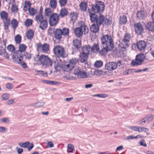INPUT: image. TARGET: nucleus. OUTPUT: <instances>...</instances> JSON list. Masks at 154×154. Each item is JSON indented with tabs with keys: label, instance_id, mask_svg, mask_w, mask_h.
I'll return each mask as SVG.
<instances>
[{
	"label": "nucleus",
	"instance_id": "1",
	"mask_svg": "<svg viewBox=\"0 0 154 154\" xmlns=\"http://www.w3.org/2000/svg\"><path fill=\"white\" fill-rule=\"evenodd\" d=\"M102 49L101 51L98 44H94L91 47V50L93 52H99L100 54L104 55L108 51L112 50L114 47L113 39L111 36L108 35H103L101 39Z\"/></svg>",
	"mask_w": 154,
	"mask_h": 154
},
{
	"label": "nucleus",
	"instance_id": "2",
	"mask_svg": "<svg viewBox=\"0 0 154 154\" xmlns=\"http://www.w3.org/2000/svg\"><path fill=\"white\" fill-rule=\"evenodd\" d=\"M34 60L45 68L49 67L52 66V61L47 55H36L34 58Z\"/></svg>",
	"mask_w": 154,
	"mask_h": 154
},
{
	"label": "nucleus",
	"instance_id": "3",
	"mask_svg": "<svg viewBox=\"0 0 154 154\" xmlns=\"http://www.w3.org/2000/svg\"><path fill=\"white\" fill-rule=\"evenodd\" d=\"M80 26L79 27L75 28L74 30L75 35L79 38L81 37L83 34L85 35L88 32V27L84 23H82Z\"/></svg>",
	"mask_w": 154,
	"mask_h": 154
},
{
	"label": "nucleus",
	"instance_id": "4",
	"mask_svg": "<svg viewBox=\"0 0 154 154\" xmlns=\"http://www.w3.org/2000/svg\"><path fill=\"white\" fill-rule=\"evenodd\" d=\"M104 9V3L101 1H98L94 4H92L91 8L90 9V10L94 13H100L103 11Z\"/></svg>",
	"mask_w": 154,
	"mask_h": 154
},
{
	"label": "nucleus",
	"instance_id": "5",
	"mask_svg": "<svg viewBox=\"0 0 154 154\" xmlns=\"http://www.w3.org/2000/svg\"><path fill=\"white\" fill-rule=\"evenodd\" d=\"M8 14L5 11H2L0 12V16L3 21L4 27L5 32L9 31L8 28L10 25V20L8 18Z\"/></svg>",
	"mask_w": 154,
	"mask_h": 154
},
{
	"label": "nucleus",
	"instance_id": "6",
	"mask_svg": "<svg viewBox=\"0 0 154 154\" xmlns=\"http://www.w3.org/2000/svg\"><path fill=\"white\" fill-rule=\"evenodd\" d=\"M53 52L55 55L60 57H66L68 54L65 51L64 48L60 45L55 46L53 49Z\"/></svg>",
	"mask_w": 154,
	"mask_h": 154
},
{
	"label": "nucleus",
	"instance_id": "7",
	"mask_svg": "<svg viewBox=\"0 0 154 154\" xmlns=\"http://www.w3.org/2000/svg\"><path fill=\"white\" fill-rule=\"evenodd\" d=\"M73 73L79 78H89L91 77L89 74H88L81 67H78L75 68L73 70Z\"/></svg>",
	"mask_w": 154,
	"mask_h": 154
},
{
	"label": "nucleus",
	"instance_id": "8",
	"mask_svg": "<svg viewBox=\"0 0 154 154\" xmlns=\"http://www.w3.org/2000/svg\"><path fill=\"white\" fill-rule=\"evenodd\" d=\"M59 15L56 13L52 14L50 17L49 22L50 25L54 26L58 23L59 20Z\"/></svg>",
	"mask_w": 154,
	"mask_h": 154
},
{
	"label": "nucleus",
	"instance_id": "9",
	"mask_svg": "<svg viewBox=\"0 0 154 154\" xmlns=\"http://www.w3.org/2000/svg\"><path fill=\"white\" fill-rule=\"evenodd\" d=\"M77 62V60L75 58H73L70 60L69 63L64 66L63 70L66 72L71 70L74 67Z\"/></svg>",
	"mask_w": 154,
	"mask_h": 154
},
{
	"label": "nucleus",
	"instance_id": "10",
	"mask_svg": "<svg viewBox=\"0 0 154 154\" xmlns=\"http://www.w3.org/2000/svg\"><path fill=\"white\" fill-rule=\"evenodd\" d=\"M144 55L139 54L137 56L135 60L132 61L131 65L133 66H137L141 65L143 61Z\"/></svg>",
	"mask_w": 154,
	"mask_h": 154
},
{
	"label": "nucleus",
	"instance_id": "11",
	"mask_svg": "<svg viewBox=\"0 0 154 154\" xmlns=\"http://www.w3.org/2000/svg\"><path fill=\"white\" fill-rule=\"evenodd\" d=\"M36 46L37 48V51H42L44 53H47L49 50V45L45 43L42 45L40 43H38L36 44Z\"/></svg>",
	"mask_w": 154,
	"mask_h": 154
},
{
	"label": "nucleus",
	"instance_id": "12",
	"mask_svg": "<svg viewBox=\"0 0 154 154\" xmlns=\"http://www.w3.org/2000/svg\"><path fill=\"white\" fill-rule=\"evenodd\" d=\"M130 35L128 33L125 34L122 40V48H125L129 46L128 43L130 40Z\"/></svg>",
	"mask_w": 154,
	"mask_h": 154
},
{
	"label": "nucleus",
	"instance_id": "13",
	"mask_svg": "<svg viewBox=\"0 0 154 154\" xmlns=\"http://www.w3.org/2000/svg\"><path fill=\"white\" fill-rule=\"evenodd\" d=\"M12 59L14 63L19 64L23 60V56L20 54L15 53L13 55Z\"/></svg>",
	"mask_w": 154,
	"mask_h": 154
},
{
	"label": "nucleus",
	"instance_id": "14",
	"mask_svg": "<svg viewBox=\"0 0 154 154\" xmlns=\"http://www.w3.org/2000/svg\"><path fill=\"white\" fill-rule=\"evenodd\" d=\"M134 27L135 31L137 34L140 35L143 33V27L140 23H137L134 24Z\"/></svg>",
	"mask_w": 154,
	"mask_h": 154
},
{
	"label": "nucleus",
	"instance_id": "15",
	"mask_svg": "<svg viewBox=\"0 0 154 154\" xmlns=\"http://www.w3.org/2000/svg\"><path fill=\"white\" fill-rule=\"evenodd\" d=\"M117 68L116 63L115 62H112L107 63L105 66V68L107 70L111 71L114 70Z\"/></svg>",
	"mask_w": 154,
	"mask_h": 154
},
{
	"label": "nucleus",
	"instance_id": "16",
	"mask_svg": "<svg viewBox=\"0 0 154 154\" xmlns=\"http://www.w3.org/2000/svg\"><path fill=\"white\" fill-rule=\"evenodd\" d=\"M88 53L82 51V53L80 55L81 62L85 63L86 62L88 58Z\"/></svg>",
	"mask_w": 154,
	"mask_h": 154
},
{
	"label": "nucleus",
	"instance_id": "17",
	"mask_svg": "<svg viewBox=\"0 0 154 154\" xmlns=\"http://www.w3.org/2000/svg\"><path fill=\"white\" fill-rule=\"evenodd\" d=\"M147 16L146 12L144 11H138L137 13V18L139 19H143Z\"/></svg>",
	"mask_w": 154,
	"mask_h": 154
},
{
	"label": "nucleus",
	"instance_id": "18",
	"mask_svg": "<svg viewBox=\"0 0 154 154\" xmlns=\"http://www.w3.org/2000/svg\"><path fill=\"white\" fill-rule=\"evenodd\" d=\"M137 46L140 51H144L146 46V43L143 41H140L137 43Z\"/></svg>",
	"mask_w": 154,
	"mask_h": 154
},
{
	"label": "nucleus",
	"instance_id": "19",
	"mask_svg": "<svg viewBox=\"0 0 154 154\" xmlns=\"http://www.w3.org/2000/svg\"><path fill=\"white\" fill-rule=\"evenodd\" d=\"M88 12L91 21L92 22H95L98 17L97 15L95 13H93L89 9H88Z\"/></svg>",
	"mask_w": 154,
	"mask_h": 154
},
{
	"label": "nucleus",
	"instance_id": "20",
	"mask_svg": "<svg viewBox=\"0 0 154 154\" xmlns=\"http://www.w3.org/2000/svg\"><path fill=\"white\" fill-rule=\"evenodd\" d=\"M62 35H63V34H62L61 29H55L54 32V35L55 38L56 39L58 40L61 39Z\"/></svg>",
	"mask_w": 154,
	"mask_h": 154
},
{
	"label": "nucleus",
	"instance_id": "21",
	"mask_svg": "<svg viewBox=\"0 0 154 154\" xmlns=\"http://www.w3.org/2000/svg\"><path fill=\"white\" fill-rule=\"evenodd\" d=\"M40 23L39 27L42 30L45 29L47 28L48 24L47 20L44 19L40 22Z\"/></svg>",
	"mask_w": 154,
	"mask_h": 154
},
{
	"label": "nucleus",
	"instance_id": "22",
	"mask_svg": "<svg viewBox=\"0 0 154 154\" xmlns=\"http://www.w3.org/2000/svg\"><path fill=\"white\" fill-rule=\"evenodd\" d=\"M34 35V32L31 29H29L27 31L26 36L28 39L31 40L33 38Z\"/></svg>",
	"mask_w": 154,
	"mask_h": 154
},
{
	"label": "nucleus",
	"instance_id": "23",
	"mask_svg": "<svg viewBox=\"0 0 154 154\" xmlns=\"http://www.w3.org/2000/svg\"><path fill=\"white\" fill-rule=\"evenodd\" d=\"M104 20V16L103 15H100L99 17H98L95 23L96 24L100 26L103 23Z\"/></svg>",
	"mask_w": 154,
	"mask_h": 154
},
{
	"label": "nucleus",
	"instance_id": "24",
	"mask_svg": "<svg viewBox=\"0 0 154 154\" xmlns=\"http://www.w3.org/2000/svg\"><path fill=\"white\" fill-rule=\"evenodd\" d=\"M146 27L149 31H154V23L152 21L148 22L146 25Z\"/></svg>",
	"mask_w": 154,
	"mask_h": 154
},
{
	"label": "nucleus",
	"instance_id": "25",
	"mask_svg": "<svg viewBox=\"0 0 154 154\" xmlns=\"http://www.w3.org/2000/svg\"><path fill=\"white\" fill-rule=\"evenodd\" d=\"M99 26L96 24H93L90 26L91 31L94 33L98 32L99 29Z\"/></svg>",
	"mask_w": 154,
	"mask_h": 154
},
{
	"label": "nucleus",
	"instance_id": "26",
	"mask_svg": "<svg viewBox=\"0 0 154 154\" xmlns=\"http://www.w3.org/2000/svg\"><path fill=\"white\" fill-rule=\"evenodd\" d=\"M127 21V18L126 16L123 15L120 17L119 23L121 25L125 24Z\"/></svg>",
	"mask_w": 154,
	"mask_h": 154
},
{
	"label": "nucleus",
	"instance_id": "27",
	"mask_svg": "<svg viewBox=\"0 0 154 154\" xmlns=\"http://www.w3.org/2000/svg\"><path fill=\"white\" fill-rule=\"evenodd\" d=\"M67 151L68 153H75V150L74 146L71 144H68L67 146Z\"/></svg>",
	"mask_w": 154,
	"mask_h": 154
},
{
	"label": "nucleus",
	"instance_id": "28",
	"mask_svg": "<svg viewBox=\"0 0 154 154\" xmlns=\"http://www.w3.org/2000/svg\"><path fill=\"white\" fill-rule=\"evenodd\" d=\"M112 22V18L108 16L107 17H104L103 24H105L106 25H109L111 24Z\"/></svg>",
	"mask_w": 154,
	"mask_h": 154
},
{
	"label": "nucleus",
	"instance_id": "29",
	"mask_svg": "<svg viewBox=\"0 0 154 154\" xmlns=\"http://www.w3.org/2000/svg\"><path fill=\"white\" fill-rule=\"evenodd\" d=\"M69 17L71 20L73 22H75L77 19V14L74 12H72L70 14Z\"/></svg>",
	"mask_w": 154,
	"mask_h": 154
},
{
	"label": "nucleus",
	"instance_id": "30",
	"mask_svg": "<svg viewBox=\"0 0 154 154\" xmlns=\"http://www.w3.org/2000/svg\"><path fill=\"white\" fill-rule=\"evenodd\" d=\"M68 13V12L66 8L61 9L59 14V16L61 17H63L66 16Z\"/></svg>",
	"mask_w": 154,
	"mask_h": 154
},
{
	"label": "nucleus",
	"instance_id": "31",
	"mask_svg": "<svg viewBox=\"0 0 154 154\" xmlns=\"http://www.w3.org/2000/svg\"><path fill=\"white\" fill-rule=\"evenodd\" d=\"M31 4L29 1H25L24 2V5L23 7V10L24 11H28L30 8Z\"/></svg>",
	"mask_w": 154,
	"mask_h": 154
},
{
	"label": "nucleus",
	"instance_id": "32",
	"mask_svg": "<svg viewBox=\"0 0 154 154\" xmlns=\"http://www.w3.org/2000/svg\"><path fill=\"white\" fill-rule=\"evenodd\" d=\"M73 45L77 49L81 47V42L78 39H75L73 41Z\"/></svg>",
	"mask_w": 154,
	"mask_h": 154
},
{
	"label": "nucleus",
	"instance_id": "33",
	"mask_svg": "<svg viewBox=\"0 0 154 154\" xmlns=\"http://www.w3.org/2000/svg\"><path fill=\"white\" fill-rule=\"evenodd\" d=\"M11 23L12 28L15 29L18 26V22L16 19H13L11 20Z\"/></svg>",
	"mask_w": 154,
	"mask_h": 154
},
{
	"label": "nucleus",
	"instance_id": "34",
	"mask_svg": "<svg viewBox=\"0 0 154 154\" xmlns=\"http://www.w3.org/2000/svg\"><path fill=\"white\" fill-rule=\"evenodd\" d=\"M35 20L38 23L41 22L44 19L42 14H37L35 17Z\"/></svg>",
	"mask_w": 154,
	"mask_h": 154
},
{
	"label": "nucleus",
	"instance_id": "35",
	"mask_svg": "<svg viewBox=\"0 0 154 154\" xmlns=\"http://www.w3.org/2000/svg\"><path fill=\"white\" fill-rule=\"evenodd\" d=\"M62 34L64 36H68L69 35V29H68L64 28L61 29Z\"/></svg>",
	"mask_w": 154,
	"mask_h": 154
},
{
	"label": "nucleus",
	"instance_id": "36",
	"mask_svg": "<svg viewBox=\"0 0 154 154\" xmlns=\"http://www.w3.org/2000/svg\"><path fill=\"white\" fill-rule=\"evenodd\" d=\"M50 7L53 9H55L57 6V2L56 0H51L50 1Z\"/></svg>",
	"mask_w": 154,
	"mask_h": 154
},
{
	"label": "nucleus",
	"instance_id": "37",
	"mask_svg": "<svg viewBox=\"0 0 154 154\" xmlns=\"http://www.w3.org/2000/svg\"><path fill=\"white\" fill-rule=\"evenodd\" d=\"M45 14L47 17H50L52 14V11L50 8H47L45 10Z\"/></svg>",
	"mask_w": 154,
	"mask_h": 154
},
{
	"label": "nucleus",
	"instance_id": "38",
	"mask_svg": "<svg viewBox=\"0 0 154 154\" xmlns=\"http://www.w3.org/2000/svg\"><path fill=\"white\" fill-rule=\"evenodd\" d=\"M87 4L84 2H82L80 5V8L82 10L85 11L86 10Z\"/></svg>",
	"mask_w": 154,
	"mask_h": 154
},
{
	"label": "nucleus",
	"instance_id": "39",
	"mask_svg": "<svg viewBox=\"0 0 154 154\" xmlns=\"http://www.w3.org/2000/svg\"><path fill=\"white\" fill-rule=\"evenodd\" d=\"M36 72L37 74L40 76H47V73L46 72L42 70H37Z\"/></svg>",
	"mask_w": 154,
	"mask_h": 154
},
{
	"label": "nucleus",
	"instance_id": "40",
	"mask_svg": "<svg viewBox=\"0 0 154 154\" xmlns=\"http://www.w3.org/2000/svg\"><path fill=\"white\" fill-rule=\"evenodd\" d=\"M11 11L12 12L14 13L15 14L17 13L18 11L17 6L13 4L11 8Z\"/></svg>",
	"mask_w": 154,
	"mask_h": 154
},
{
	"label": "nucleus",
	"instance_id": "41",
	"mask_svg": "<svg viewBox=\"0 0 154 154\" xmlns=\"http://www.w3.org/2000/svg\"><path fill=\"white\" fill-rule=\"evenodd\" d=\"M33 21L31 19H27L24 22V24L25 26L27 27L29 26L32 24Z\"/></svg>",
	"mask_w": 154,
	"mask_h": 154
},
{
	"label": "nucleus",
	"instance_id": "42",
	"mask_svg": "<svg viewBox=\"0 0 154 154\" xmlns=\"http://www.w3.org/2000/svg\"><path fill=\"white\" fill-rule=\"evenodd\" d=\"M103 65V62L101 60H98L95 63L94 66L96 68H100Z\"/></svg>",
	"mask_w": 154,
	"mask_h": 154
},
{
	"label": "nucleus",
	"instance_id": "43",
	"mask_svg": "<svg viewBox=\"0 0 154 154\" xmlns=\"http://www.w3.org/2000/svg\"><path fill=\"white\" fill-rule=\"evenodd\" d=\"M45 84H49L51 85H57L58 84V82L52 81H49L48 80H43L42 81Z\"/></svg>",
	"mask_w": 154,
	"mask_h": 154
},
{
	"label": "nucleus",
	"instance_id": "44",
	"mask_svg": "<svg viewBox=\"0 0 154 154\" xmlns=\"http://www.w3.org/2000/svg\"><path fill=\"white\" fill-rule=\"evenodd\" d=\"M29 143L28 141H26L24 143L20 142L18 143V145L20 147L25 148L27 147Z\"/></svg>",
	"mask_w": 154,
	"mask_h": 154
},
{
	"label": "nucleus",
	"instance_id": "45",
	"mask_svg": "<svg viewBox=\"0 0 154 154\" xmlns=\"http://www.w3.org/2000/svg\"><path fill=\"white\" fill-rule=\"evenodd\" d=\"M28 11L30 14L32 16L35 15L37 12V10L32 8H29Z\"/></svg>",
	"mask_w": 154,
	"mask_h": 154
},
{
	"label": "nucleus",
	"instance_id": "46",
	"mask_svg": "<svg viewBox=\"0 0 154 154\" xmlns=\"http://www.w3.org/2000/svg\"><path fill=\"white\" fill-rule=\"evenodd\" d=\"M7 49L9 52H13L15 51L14 47L11 44L8 45L7 47Z\"/></svg>",
	"mask_w": 154,
	"mask_h": 154
},
{
	"label": "nucleus",
	"instance_id": "47",
	"mask_svg": "<svg viewBox=\"0 0 154 154\" xmlns=\"http://www.w3.org/2000/svg\"><path fill=\"white\" fill-rule=\"evenodd\" d=\"M21 37L20 35H17L15 37V40L16 44H20L21 41Z\"/></svg>",
	"mask_w": 154,
	"mask_h": 154
},
{
	"label": "nucleus",
	"instance_id": "48",
	"mask_svg": "<svg viewBox=\"0 0 154 154\" xmlns=\"http://www.w3.org/2000/svg\"><path fill=\"white\" fill-rule=\"evenodd\" d=\"M26 47L25 45L21 44L19 47V51L20 52L24 51L26 49Z\"/></svg>",
	"mask_w": 154,
	"mask_h": 154
},
{
	"label": "nucleus",
	"instance_id": "49",
	"mask_svg": "<svg viewBox=\"0 0 154 154\" xmlns=\"http://www.w3.org/2000/svg\"><path fill=\"white\" fill-rule=\"evenodd\" d=\"M148 131V129L142 127H139V130L138 132H147Z\"/></svg>",
	"mask_w": 154,
	"mask_h": 154
},
{
	"label": "nucleus",
	"instance_id": "50",
	"mask_svg": "<svg viewBox=\"0 0 154 154\" xmlns=\"http://www.w3.org/2000/svg\"><path fill=\"white\" fill-rule=\"evenodd\" d=\"M91 48L89 45H87L86 46V47H83L82 48V51H85L87 53H89L90 50H91Z\"/></svg>",
	"mask_w": 154,
	"mask_h": 154
},
{
	"label": "nucleus",
	"instance_id": "51",
	"mask_svg": "<svg viewBox=\"0 0 154 154\" xmlns=\"http://www.w3.org/2000/svg\"><path fill=\"white\" fill-rule=\"evenodd\" d=\"M44 103L43 102H38L34 104L33 105L34 106L37 107H40L43 106Z\"/></svg>",
	"mask_w": 154,
	"mask_h": 154
},
{
	"label": "nucleus",
	"instance_id": "52",
	"mask_svg": "<svg viewBox=\"0 0 154 154\" xmlns=\"http://www.w3.org/2000/svg\"><path fill=\"white\" fill-rule=\"evenodd\" d=\"M139 126H130L128 127V128L134 131H138L139 130Z\"/></svg>",
	"mask_w": 154,
	"mask_h": 154
},
{
	"label": "nucleus",
	"instance_id": "53",
	"mask_svg": "<svg viewBox=\"0 0 154 154\" xmlns=\"http://www.w3.org/2000/svg\"><path fill=\"white\" fill-rule=\"evenodd\" d=\"M2 100H7L9 98V95L7 93H5L3 94L2 96Z\"/></svg>",
	"mask_w": 154,
	"mask_h": 154
},
{
	"label": "nucleus",
	"instance_id": "54",
	"mask_svg": "<svg viewBox=\"0 0 154 154\" xmlns=\"http://www.w3.org/2000/svg\"><path fill=\"white\" fill-rule=\"evenodd\" d=\"M24 56L25 57L26 59L29 60L31 58L32 54L30 53L25 52L24 53Z\"/></svg>",
	"mask_w": 154,
	"mask_h": 154
},
{
	"label": "nucleus",
	"instance_id": "55",
	"mask_svg": "<svg viewBox=\"0 0 154 154\" xmlns=\"http://www.w3.org/2000/svg\"><path fill=\"white\" fill-rule=\"evenodd\" d=\"M7 129L3 126L0 127V133L4 134L7 132Z\"/></svg>",
	"mask_w": 154,
	"mask_h": 154
},
{
	"label": "nucleus",
	"instance_id": "56",
	"mask_svg": "<svg viewBox=\"0 0 154 154\" xmlns=\"http://www.w3.org/2000/svg\"><path fill=\"white\" fill-rule=\"evenodd\" d=\"M67 0H59V3L61 6H64L66 4Z\"/></svg>",
	"mask_w": 154,
	"mask_h": 154
},
{
	"label": "nucleus",
	"instance_id": "57",
	"mask_svg": "<svg viewBox=\"0 0 154 154\" xmlns=\"http://www.w3.org/2000/svg\"><path fill=\"white\" fill-rule=\"evenodd\" d=\"M1 121L5 123H9L10 120L8 118H4L1 119Z\"/></svg>",
	"mask_w": 154,
	"mask_h": 154
},
{
	"label": "nucleus",
	"instance_id": "58",
	"mask_svg": "<svg viewBox=\"0 0 154 154\" xmlns=\"http://www.w3.org/2000/svg\"><path fill=\"white\" fill-rule=\"evenodd\" d=\"M54 68L56 71H59L61 69V66L60 64H55Z\"/></svg>",
	"mask_w": 154,
	"mask_h": 154
},
{
	"label": "nucleus",
	"instance_id": "59",
	"mask_svg": "<svg viewBox=\"0 0 154 154\" xmlns=\"http://www.w3.org/2000/svg\"><path fill=\"white\" fill-rule=\"evenodd\" d=\"M6 50L2 46H0V55H3Z\"/></svg>",
	"mask_w": 154,
	"mask_h": 154
},
{
	"label": "nucleus",
	"instance_id": "60",
	"mask_svg": "<svg viewBox=\"0 0 154 154\" xmlns=\"http://www.w3.org/2000/svg\"><path fill=\"white\" fill-rule=\"evenodd\" d=\"M20 65L21 66L22 68L24 69H26L27 68V66L26 64L23 61H21L20 63H19Z\"/></svg>",
	"mask_w": 154,
	"mask_h": 154
},
{
	"label": "nucleus",
	"instance_id": "61",
	"mask_svg": "<svg viewBox=\"0 0 154 154\" xmlns=\"http://www.w3.org/2000/svg\"><path fill=\"white\" fill-rule=\"evenodd\" d=\"M140 144L142 146L146 147L147 146V145L146 144L145 141L143 140L139 142Z\"/></svg>",
	"mask_w": 154,
	"mask_h": 154
},
{
	"label": "nucleus",
	"instance_id": "62",
	"mask_svg": "<svg viewBox=\"0 0 154 154\" xmlns=\"http://www.w3.org/2000/svg\"><path fill=\"white\" fill-rule=\"evenodd\" d=\"M14 102V99H11L8 100L7 101L6 103V104L7 105H10L12 104Z\"/></svg>",
	"mask_w": 154,
	"mask_h": 154
},
{
	"label": "nucleus",
	"instance_id": "63",
	"mask_svg": "<svg viewBox=\"0 0 154 154\" xmlns=\"http://www.w3.org/2000/svg\"><path fill=\"white\" fill-rule=\"evenodd\" d=\"M16 149L17 150V152L18 154H20L23 151V149L21 148L17 147Z\"/></svg>",
	"mask_w": 154,
	"mask_h": 154
},
{
	"label": "nucleus",
	"instance_id": "64",
	"mask_svg": "<svg viewBox=\"0 0 154 154\" xmlns=\"http://www.w3.org/2000/svg\"><path fill=\"white\" fill-rule=\"evenodd\" d=\"M151 20L152 22L154 23V11H153L151 14Z\"/></svg>",
	"mask_w": 154,
	"mask_h": 154
}]
</instances>
